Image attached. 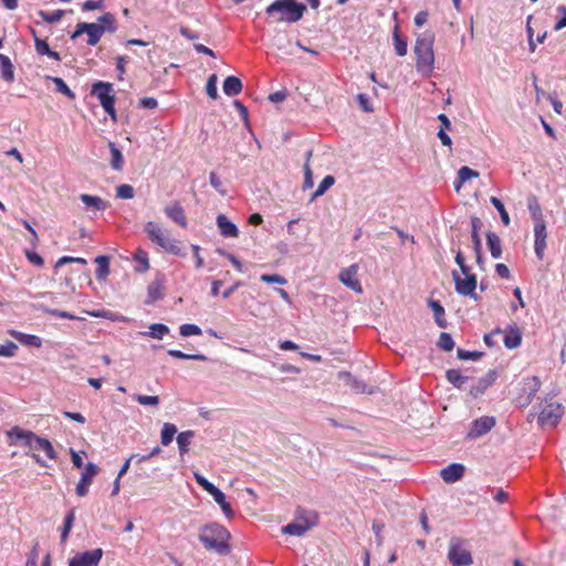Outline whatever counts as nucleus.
<instances>
[{"instance_id": "1", "label": "nucleus", "mask_w": 566, "mask_h": 566, "mask_svg": "<svg viewBox=\"0 0 566 566\" xmlns=\"http://www.w3.org/2000/svg\"><path fill=\"white\" fill-rule=\"evenodd\" d=\"M305 11L306 6L296 0H275L265 10L274 23H295L303 18Z\"/></svg>"}, {"instance_id": "2", "label": "nucleus", "mask_w": 566, "mask_h": 566, "mask_svg": "<svg viewBox=\"0 0 566 566\" xmlns=\"http://www.w3.org/2000/svg\"><path fill=\"white\" fill-rule=\"evenodd\" d=\"M433 43L434 35L430 32L418 35L415 42L416 67L424 76H430L434 67Z\"/></svg>"}, {"instance_id": "3", "label": "nucleus", "mask_w": 566, "mask_h": 566, "mask_svg": "<svg viewBox=\"0 0 566 566\" xmlns=\"http://www.w3.org/2000/svg\"><path fill=\"white\" fill-rule=\"evenodd\" d=\"M455 263L459 265L461 273L464 277L457 272H452V279L454 281L455 292L462 296H470L474 300H478V295L475 294L476 289V275L471 272V269L465 263V259L461 250H458L455 253Z\"/></svg>"}, {"instance_id": "4", "label": "nucleus", "mask_w": 566, "mask_h": 566, "mask_svg": "<svg viewBox=\"0 0 566 566\" xmlns=\"http://www.w3.org/2000/svg\"><path fill=\"white\" fill-rule=\"evenodd\" d=\"M230 538V533L228 530L218 524L211 523L206 525L199 535L200 542L208 549H214L218 553H227L229 549L228 541Z\"/></svg>"}, {"instance_id": "5", "label": "nucleus", "mask_w": 566, "mask_h": 566, "mask_svg": "<svg viewBox=\"0 0 566 566\" xmlns=\"http://www.w3.org/2000/svg\"><path fill=\"white\" fill-rule=\"evenodd\" d=\"M145 231L149 238V240L163 249L165 252L184 256L185 253L182 251L181 242L176 239H170L167 230L160 228L154 221H148L145 224Z\"/></svg>"}, {"instance_id": "6", "label": "nucleus", "mask_w": 566, "mask_h": 566, "mask_svg": "<svg viewBox=\"0 0 566 566\" xmlns=\"http://www.w3.org/2000/svg\"><path fill=\"white\" fill-rule=\"evenodd\" d=\"M464 544L465 542L459 537L450 539L448 558L453 566H470L473 563L471 553Z\"/></svg>"}, {"instance_id": "7", "label": "nucleus", "mask_w": 566, "mask_h": 566, "mask_svg": "<svg viewBox=\"0 0 566 566\" xmlns=\"http://www.w3.org/2000/svg\"><path fill=\"white\" fill-rule=\"evenodd\" d=\"M92 94L98 98L104 111L113 119H116L115 97L114 95H112V84L105 82H97L93 84Z\"/></svg>"}, {"instance_id": "8", "label": "nucleus", "mask_w": 566, "mask_h": 566, "mask_svg": "<svg viewBox=\"0 0 566 566\" xmlns=\"http://www.w3.org/2000/svg\"><path fill=\"white\" fill-rule=\"evenodd\" d=\"M6 434L11 446H21L30 451H34V444L39 437L33 431L22 429L19 426H13Z\"/></svg>"}, {"instance_id": "9", "label": "nucleus", "mask_w": 566, "mask_h": 566, "mask_svg": "<svg viewBox=\"0 0 566 566\" xmlns=\"http://www.w3.org/2000/svg\"><path fill=\"white\" fill-rule=\"evenodd\" d=\"M564 412L563 406L558 402H546L538 415V423L543 427H555Z\"/></svg>"}, {"instance_id": "10", "label": "nucleus", "mask_w": 566, "mask_h": 566, "mask_svg": "<svg viewBox=\"0 0 566 566\" xmlns=\"http://www.w3.org/2000/svg\"><path fill=\"white\" fill-rule=\"evenodd\" d=\"M83 33H86L88 36L87 44L94 46L103 36V29L97 23L80 22L76 24L71 38L76 39Z\"/></svg>"}, {"instance_id": "11", "label": "nucleus", "mask_w": 566, "mask_h": 566, "mask_svg": "<svg viewBox=\"0 0 566 566\" xmlns=\"http://www.w3.org/2000/svg\"><path fill=\"white\" fill-rule=\"evenodd\" d=\"M316 524V515H313L312 518L303 517L301 514L297 516V521L285 525L282 531L284 534L301 536L305 534L308 530H311Z\"/></svg>"}, {"instance_id": "12", "label": "nucleus", "mask_w": 566, "mask_h": 566, "mask_svg": "<svg viewBox=\"0 0 566 566\" xmlns=\"http://www.w3.org/2000/svg\"><path fill=\"white\" fill-rule=\"evenodd\" d=\"M102 556V548H95L92 551L77 553L74 557L70 559L69 566H98Z\"/></svg>"}, {"instance_id": "13", "label": "nucleus", "mask_w": 566, "mask_h": 566, "mask_svg": "<svg viewBox=\"0 0 566 566\" xmlns=\"http://www.w3.org/2000/svg\"><path fill=\"white\" fill-rule=\"evenodd\" d=\"M98 473V467L88 462L76 485V494L81 497L88 493V486L92 484L94 476Z\"/></svg>"}, {"instance_id": "14", "label": "nucleus", "mask_w": 566, "mask_h": 566, "mask_svg": "<svg viewBox=\"0 0 566 566\" xmlns=\"http://www.w3.org/2000/svg\"><path fill=\"white\" fill-rule=\"evenodd\" d=\"M496 421L494 417L483 416L476 419L468 432V438L475 439L488 433L492 428H494Z\"/></svg>"}, {"instance_id": "15", "label": "nucleus", "mask_w": 566, "mask_h": 566, "mask_svg": "<svg viewBox=\"0 0 566 566\" xmlns=\"http://www.w3.org/2000/svg\"><path fill=\"white\" fill-rule=\"evenodd\" d=\"M358 266L353 264L349 268L343 269L339 273L340 282L350 290L361 293V285L357 277Z\"/></svg>"}, {"instance_id": "16", "label": "nucleus", "mask_w": 566, "mask_h": 566, "mask_svg": "<svg viewBox=\"0 0 566 566\" xmlns=\"http://www.w3.org/2000/svg\"><path fill=\"white\" fill-rule=\"evenodd\" d=\"M165 214L181 228H187L188 221L185 209L179 201H175L164 208Z\"/></svg>"}, {"instance_id": "17", "label": "nucleus", "mask_w": 566, "mask_h": 566, "mask_svg": "<svg viewBox=\"0 0 566 566\" xmlns=\"http://www.w3.org/2000/svg\"><path fill=\"white\" fill-rule=\"evenodd\" d=\"M534 235H535V242H534V250L536 253V256L539 260H543L544 253L546 250V223H538L534 224Z\"/></svg>"}, {"instance_id": "18", "label": "nucleus", "mask_w": 566, "mask_h": 566, "mask_svg": "<svg viewBox=\"0 0 566 566\" xmlns=\"http://www.w3.org/2000/svg\"><path fill=\"white\" fill-rule=\"evenodd\" d=\"M464 474V467L460 463H451L441 470V478L447 483L459 481Z\"/></svg>"}, {"instance_id": "19", "label": "nucleus", "mask_w": 566, "mask_h": 566, "mask_svg": "<svg viewBox=\"0 0 566 566\" xmlns=\"http://www.w3.org/2000/svg\"><path fill=\"white\" fill-rule=\"evenodd\" d=\"M217 226L223 237L237 238L239 235L237 226L231 222L224 214H219L217 217Z\"/></svg>"}, {"instance_id": "20", "label": "nucleus", "mask_w": 566, "mask_h": 566, "mask_svg": "<svg viewBox=\"0 0 566 566\" xmlns=\"http://www.w3.org/2000/svg\"><path fill=\"white\" fill-rule=\"evenodd\" d=\"M501 336H503L504 345L509 349L517 348L522 343V335L516 325L511 326L510 331L503 332Z\"/></svg>"}, {"instance_id": "21", "label": "nucleus", "mask_w": 566, "mask_h": 566, "mask_svg": "<svg viewBox=\"0 0 566 566\" xmlns=\"http://www.w3.org/2000/svg\"><path fill=\"white\" fill-rule=\"evenodd\" d=\"M471 239L473 244L474 253H479L482 250V242L480 238V230L482 228V221L479 217H471Z\"/></svg>"}, {"instance_id": "22", "label": "nucleus", "mask_w": 566, "mask_h": 566, "mask_svg": "<svg viewBox=\"0 0 566 566\" xmlns=\"http://www.w3.org/2000/svg\"><path fill=\"white\" fill-rule=\"evenodd\" d=\"M222 88L226 95L235 96L242 91V82L239 77L231 75L226 77Z\"/></svg>"}, {"instance_id": "23", "label": "nucleus", "mask_w": 566, "mask_h": 566, "mask_svg": "<svg viewBox=\"0 0 566 566\" xmlns=\"http://www.w3.org/2000/svg\"><path fill=\"white\" fill-rule=\"evenodd\" d=\"M392 43L395 52L398 56H405L407 54L408 42L407 39L401 36L398 25H396L392 31Z\"/></svg>"}, {"instance_id": "24", "label": "nucleus", "mask_w": 566, "mask_h": 566, "mask_svg": "<svg viewBox=\"0 0 566 566\" xmlns=\"http://www.w3.org/2000/svg\"><path fill=\"white\" fill-rule=\"evenodd\" d=\"M163 284L159 281H154L147 286V298L145 304L150 305L163 297Z\"/></svg>"}, {"instance_id": "25", "label": "nucleus", "mask_w": 566, "mask_h": 566, "mask_svg": "<svg viewBox=\"0 0 566 566\" xmlns=\"http://www.w3.org/2000/svg\"><path fill=\"white\" fill-rule=\"evenodd\" d=\"M34 451H43L50 460H55L57 458L56 451L54 450L51 441L46 438L38 437L34 444Z\"/></svg>"}, {"instance_id": "26", "label": "nucleus", "mask_w": 566, "mask_h": 566, "mask_svg": "<svg viewBox=\"0 0 566 566\" xmlns=\"http://www.w3.org/2000/svg\"><path fill=\"white\" fill-rule=\"evenodd\" d=\"M211 495L213 500L220 505L223 514L228 518H232L234 516V511L232 510L230 503L227 501L223 492L217 489Z\"/></svg>"}, {"instance_id": "27", "label": "nucleus", "mask_w": 566, "mask_h": 566, "mask_svg": "<svg viewBox=\"0 0 566 566\" xmlns=\"http://www.w3.org/2000/svg\"><path fill=\"white\" fill-rule=\"evenodd\" d=\"M99 28L103 29V34L105 32L114 33L117 30L116 19L113 13L105 12L98 18Z\"/></svg>"}, {"instance_id": "28", "label": "nucleus", "mask_w": 566, "mask_h": 566, "mask_svg": "<svg viewBox=\"0 0 566 566\" xmlns=\"http://www.w3.org/2000/svg\"><path fill=\"white\" fill-rule=\"evenodd\" d=\"M486 243L490 249L491 255L494 259H499L502 255L501 239L493 232L486 233Z\"/></svg>"}, {"instance_id": "29", "label": "nucleus", "mask_w": 566, "mask_h": 566, "mask_svg": "<svg viewBox=\"0 0 566 566\" xmlns=\"http://www.w3.org/2000/svg\"><path fill=\"white\" fill-rule=\"evenodd\" d=\"M97 264L96 279L98 281H105L109 274V258L106 255H99L95 259Z\"/></svg>"}, {"instance_id": "30", "label": "nucleus", "mask_w": 566, "mask_h": 566, "mask_svg": "<svg viewBox=\"0 0 566 566\" xmlns=\"http://www.w3.org/2000/svg\"><path fill=\"white\" fill-rule=\"evenodd\" d=\"M0 70H1V75L4 81L10 83L14 80V71H13V65L11 63V60L7 55L1 54V53H0Z\"/></svg>"}, {"instance_id": "31", "label": "nucleus", "mask_w": 566, "mask_h": 566, "mask_svg": "<svg viewBox=\"0 0 566 566\" xmlns=\"http://www.w3.org/2000/svg\"><path fill=\"white\" fill-rule=\"evenodd\" d=\"M35 51L40 55H48L49 57L61 61L60 53L56 51H52L46 42V40H42L40 38H35Z\"/></svg>"}, {"instance_id": "32", "label": "nucleus", "mask_w": 566, "mask_h": 566, "mask_svg": "<svg viewBox=\"0 0 566 566\" xmlns=\"http://www.w3.org/2000/svg\"><path fill=\"white\" fill-rule=\"evenodd\" d=\"M108 147L111 150V167L114 170H122L124 165V157L122 155V151L116 147V145L113 142L108 143Z\"/></svg>"}, {"instance_id": "33", "label": "nucleus", "mask_w": 566, "mask_h": 566, "mask_svg": "<svg viewBox=\"0 0 566 566\" xmlns=\"http://www.w3.org/2000/svg\"><path fill=\"white\" fill-rule=\"evenodd\" d=\"M80 199L83 203H85L87 207H92L95 210H105L107 208V203L97 196H92L87 193L81 195Z\"/></svg>"}, {"instance_id": "34", "label": "nucleus", "mask_w": 566, "mask_h": 566, "mask_svg": "<svg viewBox=\"0 0 566 566\" xmlns=\"http://www.w3.org/2000/svg\"><path fill=\"white\" fill-rule=\"evenodd\" d=\"M195 433L191 430L182 431L177 436V443L181 455L189 451V446Z\"/></svg>"}, {"instance_id": "35", "label": "nucleus", "mask_w": 566, "mask_h": 566, "mask_svg": "<svg viewBox=\"0 0 566 566\" xmlns=\"http://www.w3.org/2000/svg\"><path fill=\"white\" fill-rule=\"evenodd\" d=\"M528 210L531 212L532 219L534 220V224L545 223L543 218L542 208L535 197H533L528 201Z\"/></svg>"}, {"instance_id": "36", "label": "nucleus", "mask_w": 566, "mask_h": 566, "mask_svg": "<svg viewBox=\"0 0 566 566\" xmlns=\"http://www.w3.org/2000/svg\"><path fill=\"white\" fill-rule=\"evenodd\" d=\"M177 433V428L175 424L166 422L163 426L160 441L164 446H168L171 443L174 436Z\"/></svg>"}, {"instance_id": "37", "label": "nucleus", "mask_w": 566, "mask_h": 566, "mask_svg": "<svg viewBox=\"0 0 566 566\" xmlns=\"http://www.w3.org/2000/svg\"><path fill=\"white\" fill-rule=\"evenodd\" d=\"M168 355L178 359H191L199 361H206L208 359L207 356L203 354H186L178 349H169Z\"/></svg>"}, {"instance_id": "38", "label": "nucleus", "mask_w": 566, "mask_h": 566, "mask_svg": "<svg viewBox=\"0 0 566 566\" xmlns=\"http://www.w3.org/2000/svg\"><path fill=\"white\" fill-rule=\"evenodd\" d=\"M476 177H479L478 171H475L467 166L461 167L458 171L459 184L455 186V189L459 190L463 182L470 180L471 178H476Z\"/></svg>"}, {"instance_id": "39", "label": "nucleus", "mask_w": 566, "mask_h": 566, "mask_svg": "<svg viewBox=\"0 0 566 566\" xmlns=\"http://www.w3.org/2000/svg\"><path fill=\"white\" fill-rule=\"evenodd\" d=\"M429 305H430V307L433 311L437 324L440 327H446V321L443 319V316H444V308H443V306L438 301H433V300H431L429 302Z\"/></svg>"}, {"instance_id": "40", "label": "nucleus", "mask_w": 566, "mask_h": 566, "mask_svg": "<svg viewBox=\"0 0 566 566\" xmlns=\"http://www.w3.org/2000/svg\"><path fill=\"white\" fill-rule=\"evenodd\" d=\"M490 202L499 211V213L501 216V220L504 223V226H509L511 220H510V216H509L503 202L496 197H491Z\"/></svg>"}, {"instance_id": "41", "label": "nucleus", "mask_w": 566, "mask_h": 566, "mask_svg": "<svg viewBox=\"0 0 566 566\" xmlns=\"http://www.w3.org/2000/svg\"><path fill=\"white\" fill-rule=\"evenodd\" d=\"M312 155H313L312 150H308L306 153V163L304 165V184H303L304 189L313 187V172L310 167V159H311Z\"/></svg>"}, {"instance_id": "42", "label": "nucleus", "mask_w": 566, "mask_h": 566, "mask_svg": "<svg viewBox=\"0 0 566 566\" xmlns=\"http://www.w3.org/2000/svg\"><path fill=\"white\" fill-rule=\"evenodd\" d=\"M49 78L55 84V88L57 92L64 94L69 98H75V94L70 90V87L61 77L50 76Z\"/></svg>"}, {"instance_id": "43", "label": "nucleus", "mask_w": 566, "mask_h": 566, "mask_svg": "<svg viewBox=\"0 0 566 566\" xmlns=\"http://www.w3.org/2000/svg\"><path fill=\"white\" fill-rule=\"evenodd\" d=\"M446 376L447 379L455 387H461L468 379L467 377L462 376L461 371L458 369L447 370Z\"/></svg>"}, {"instance_id": "44", "label": "nucleus", "mask_w": 566, "mask_h": 566, "mask_svg": "<svg viewBox=\"0 0 566 566\" xmlns=\"http://www.w3.org/2000/svg\"><path fill=\"white\" fill-rule=\"evenodd\" d=\"M74 520H75V512H74V510H72L67 513V515L64 518V525H63V528L61 532L62 542L66 541V538L72 530Z\"/></svg>"}, {"instance_id": "45", "label": "nucleus", "mask_w": 566, "mask_h": 566, "mask_svg": "<svg viewBox=\"0 0 566 566\" xmlns=\"http://www.w3.org/2000/svg\"><path fill=\"white\" fill-rule=\"evenodd\" d=\"M149 329V336L157 339H161L166 334L169 333L168 326L161 323H155L150 325Z\"/></svg>"}, {"instance_id": "46", "label": "nucleus", "mask_w": 566, "mask_h": 566, "mask_svg": "<svg viewBox=\"0 0 566 566\" xmlns=\"http://www.w3.org/2000/svg\"><path fill=\"white\" fill-rule=\"evenodd\" d=\"M64 10H55L53 12H46V11H39V15L48 23H55V22H59L63 15H64Z\"/></svg>"}, {"instance_id": "47", "label": "nucleus", "mask_w": 566, "mask_h": 566, "mask_svg": "<svg viewBox=\"0 0 566 566\" xmlns=\"http://www.w3.org/2000/svg\"><path fill=\"white\" fill-rule=\"evenodd\" d=\"M179 333L181 336L188 337V336H199L202 334V331L196 324H182L179 327Z\"/></svg>"}, {"instance_id": "48", "label": "nucleus", "mask_w": 566, "mask_h": 566, "mask_svg": "<svg viewBox=\"0 0 566 566\" xmlns=\"http://www.w3.org/2000/svg\"><path fill=\"white\" fill-rule=\"evenodd\" d=\"M335 184V178L333 176H326L321 184L318 185L317 189L313 193V199L317 198L319 196H323L327 189H329Z\"/></svg>"}, {"instance_id": "49", "label": "nucleus", "mask_w": 566, "mask_h": 566, "mask_svg": "<svg viewBox=\"0 0 566 566\" xmlns=\"http://www.w3.org/2000/svg\"><path fill=\"white\" fill-rule=\"evenodd\" d=\"M438 346L444 352H451L454 347V342L449 333H441L438 342Z\"/></svg>"}, {"instance_id": "50", "label": "nucleus", "mask_w": 566, "mask_h": 566, "mask_svg": "<svg viewBox=\"0 0 566 566\" xmlns=\"http://www.w3.org/2000/svg\"><path fill=\"white\" fill-rule=\"evenodd\" d=\"M217 81L216 74H211L207 81L206 92L211 99L218 98Z\"/></svg>"}, {"instance_id": "51", "label": "nucleus", "mask_w": 566, "mask_h": 566, "mask_svg": "<svg viewBox=\"0 0 566 566\" xmlns=\"http://www.w3.org/2000/svg\"><path fill=\"white\" fill-rule=\"evenodd\" d=\"M135 191L130 185L124 184L116 188V196L119 199H132L134 198Z\"/></svg>"}, {"instance_id": "52", "label": "nucleus", "mask_w": 566, "mask_h": 566, "mask_svg": "<svg viewBox=\"0 0 566 566\" xmlns=\"http://www.w3.org/2000/svg\"><path fill=\"white\" fill-rule=\"evenodd\" d=\"M134 399L143 406H155L156 407L159 405L158 396L135 395Z\"/></svg>"}, {"instance_id": "53", "label": "nucleus", "mask_w": 566, "mask_h": 566, "mask_svg": "<svg viewBox=\"0 0 566 566\" xmlns=\"http://www.w3.org/2000/svg\"><path fill=\"white\" fill-rule=\"evenodd\" d=\"M14 337L27 345L41 346V339L35 335L15 334Z\"/></svg>"}, {"instance_id": "54", "label": "nucleus", "mask_w": 566, "mask_h": 566, "mask_svg": "<svg viewBox=\"0 0 566 566\" xmlns=\"http://www.w3.org/2000/svg\"><path fill=\"white\" fill-rule=\"evenodd\" d=\"M195 479H196V482L205 490L207 491L210 495L218 489L217 486H214L211 482H209L206 478H203L202 475L198 474V473H195Z\"/></svg>"}, {"instance_id": "55", "label": "nucleus", "mask_w": 566, "mask_h": 566, "mask_svg": "<svg viewBox=\"0 0 566 566\" xmlns=\"http://www.w3.org/2000/svg\"><path fill=\"white\" fill-rule=\"evenodd\" d=\"M556 11L558 14H560V19L555 23L554 30L559 31L566 28V6H558Z\"/></svg>"}, {"instance_id": "56", "label": "nucleus", "mask_w": 566, "mask_h": 566, "mask_svg": "<svg viewBox=\"0 0 566 566\" xmlns=\"http://www.w3.org/2000/svg\"><path fill=\"white\" fill-rule=\"evenodd\" d=\"M503 334V331L501 328H495L494 331H492L491 333L489 334H485L484 335V342L485 344L489 346V347H495L497 346V340L495 339V337L500 336Z\"/></svg>"}, {"instance_id": "57", "label": "nucleus", "mask_w": 566, "mask_h": 566, "mask_svg": "<svg viewBox=\"0 0 566 566\" xmlns=\"http://www.w3.org/2000/svg\"><path fill=\"white\" fill-rule=\"evenodd\" d=\"M135 260L143 265L142 272H146L149 269L148 254L144 250H138L135 254Z\"/></svg>"}, {"instance_id": "58", "label": "nucleus", "mask_w": 566, "mask_h": 566, "mask_svg": "<svg viewBox=\"0 0 566 566\" xmlns=\"http://www.w3.org/2000/svg\"><path fill=\"white\" fill-rule=\"evenodd\" d=\"M83 11H93L104 8V0H87L81 6Z\"/></svg>"}, {"instance_id": "59", "label": "nucleus", "mask_w": 566, "mask_h": 566, "mask_svg": "<svg viewBox=\"0 0 566 566\" xmlns=\"http://www.w3.org/2000/svg\"><path fill=\"white\" fill-rule=\"evenodd\" d=\"M457 355H458V358H460L462 360H468V359L476 360V359H479L482 356V353H480V352H469V350H464V349L459 348L458 352H457Z\"/></svg>"}, {"instance_id": "60", "label": "nucleus", "mask_w": 566, "mask_h": 566, "mask_svg": "<svg viewBox=\"0 0 566 566\" xmlns=\"http://www.w3.org/2000/svg\"><path fill=\"white\" fill-rule=\"evenodd\" d=\"M260 279L265 283H276L281 285L286 283V280L279 274H262Z\"/></svg>"}, {"instance_id": "61", "label": "nucleus", "mask_w": 566, "mask_h": 566, "mask_svg": "<svg viewBox=\"0 0 566 566\" xmlns=\"http://www.w3.org/2000/svg\"><path fill=\"white\" fill-rule=\"evenodd\" d=\"M25 256L29 260V262L35 266H42L44 264V260L41 255H39L36 252L33 251H25Z\"/></svg>"}, {"instance_id": "62", "label": "nucleus", "mask_w": 566, "mask_h": 566, "mask_svg": "<svg viewBox=\"0 0 566 566\" xmlns=\"http://www.w3.org/2000/svg\"><path fill=\"white\" fill-rule=\"evenodd\" d=\"M17 349V345L13 343L8 344H0V356L2 357H11L14 355V352Z\"/></svg>"}, {"instance_id": "63", "label": "nucleus", "mask_w": 566, "mask_h": 566, "mask_svg": "<svg viewBox=\"0 0 566 566\" xmlns=\"http://www.w3.org/2000/svg\"><path fill=\"white\" fill-rule=\"evenodd\" d=\"M210 185L221 195H224L226 191L222 189V182L219 178V176L216 172H210L209 176Z\"/></svg>"}, {"instance_id": "64", "label": "nucleus", "mask_w": 566, "mask_h": 566, "mask_svg": "<svg viewBox=\"0 0 566 566\" xmlns=\"http://www.w3.org/2000/svg\"><path fill=\"white\" fill-rule=\"evenodd\" d=\"M138 105L143 108L154 109L158 106V102L154 97L140 98Z\"/></svg>"}]
</instances>
